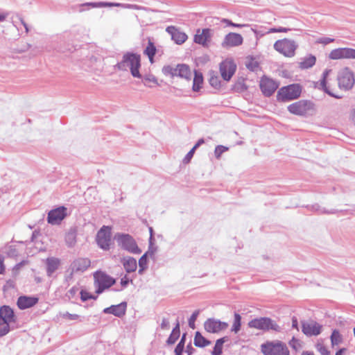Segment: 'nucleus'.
<instances>
[{
	"instance_id": "f257e3e1",
	"label": "nucleus",
	"mask_w": 355,
	"mask_h": 355,
	"mask_svg": "<svg viewBox=\"0 0 355 355\" xmlns=\"http://www.w3.org/2000/svg\"><path fill=\"white\" fill-rule=\"evenodd\" d=\"M114 67L120 71H130L134 78H141L139 73L141 67V56L137 53L127 52Z\"/></svg>"
},
{
	"instance_id": "f03ea898",
	"label": "nucleus",
	"mask_w": 355,
	"mask_h": 355,
	"mask_svg": "<svg viewBox=\"0 0 355 355\" xmlns=\"http://www.w3.org/2000/svg\"><path fill=\"white\" fill-rule=\"evenodd\" d=\"M264 355H290L286 345L279 340L268 341L261 345Z\"/></svg>"
},
{
	"instance_id": "7ed1b4c3",
	"label": "nucleus",
	"mask_w": 355,
	"mask_h": 355,
	"mask_svg": "<svg viewBox=\"0 0 355 355\" xmlns=\"http://www.w3.org/2000/svg\"><path fill=\"white\" fill-rule=\"evenodd\" d=\"M288 110L295 115H312L315 112V105L311 101L300 100L288 105Z\"/></svg>"
},
{
	"instance_id": "20e7f679",
	"label": "nucleus",
	"mask_w": 355,
	"mask_h": 355,
	"mask_svg": "<svg viewBox=\"0 0 355 355\" xmlns=\"http://www.w3.org/2000/svg\"><path fill=\"white\" fill-rule=\"evenodd\" d=\"M114 239L122 249L135 254H139L141 252L135 240L130 234H117Z\"/></svg>"
},
{
	"instance_id": "39448f33",
	"label": "nucleus",
	"mask_w": 355,
	"mask_h": 355,
	"mask_svg": "<svg viewBox=\"0 0 355 355\" xmlns=\"http://www.w3.org/2000/svg\"><path fill=\"white\" fill-rule=\"evenodd\" d=\"M302 87L299 84H292L282 87L277 92V98L279 101L286 102L300 97Z\"/></svg>"
},
{
	"instance_id": "423d86ee",
	"label": "nucleus",
	"mask_w": 355,
	"mask_h": 355,
	"mask_svg": "<svg viewBox=\"0 0 355 355\" xmlns=\"http://www.w3.org/2000/svg\"><path fill=\"white\" fill-rule=\"evenodd\" d=\"M248 326L250 328H254L263 331L273 330L277 332L281 331V327L277 324V322L267 317L254 318L248 322Z\"/></svg>"
},
{
	"instance_id": "0eeeda50",
	"label": "nucleus",
	"mask_w": 355,
	"mask_h": 355,
	"mask_svg": "<svg viewBox=\"0 0 355 355\" xmlns=\"http://www.w3.org/2000/svg\"><path fill=\"white\" fill-rule=\"evenodd\" d=\"M297 44L294 40L289 39L279 40L274 44V49L288 58H292L295 55Z\"/></svg>"
},
{
	"instance_id": "6e6552de",
	"label": "nucleus",
	"mask_w": 355,
	"mask_h": 355,
	"mask_svg": "<svg viewBox=\"0 0 355 355\" xmlns=\"http://www.w3.org/2000/svg\"><path fill=\"white\" fill-rule=\"evenodd\" d=\"M94 285L97 294L102 293L105 289L115 284V279L102 271H97L94 274Z\"/></svg>"
},
{
	"instance_id": "1a4fd4ad",
	"label": "nucleus",
	"mask_w": 355,
	"mask_h": 355,
	"mask_svg": "<svg viewBox=\"0 0 355 355\" xmlns=\"http://www.w3.org/2000/svg\"><path fill=\"white\" fill-rule=\"evenodd\" d=\"M337 80L339 87L344 90L352 89L355 83L354 73L348 67H345L339 71Z\"/></svg>"
},
{
	"instance_id": "9d476101",
	"label": "nucleus",
	"mask_w": 355,
	"mask_h": 355,
	"mask_svg": "<svg viewBox=\"0 0 355 355\" xmlns=\"http://www.w3.org/2000/svg\"><path fill=\"white\" fill-rule=\"evenodd\" d=\"M213 36V30L210 28H198L194 35L193 42L203 47H208Z\"/></svg>"
},
{
	"instance_id": "9b49d317",
	"label": "nucleus",
	"mask_w": 355,
	"mask_h": 355,
	"mask_svg": "<svg viewBox=\"0 0 355 355\" xmlns=\"http://www.w3.org/2000/svg\"><path fill=\"white\" fill-rule=\"evenodd\" d=\"M96 242L99 248L107 250L110 249L111 242V229L108 226H103L96 235Z\"/></svg>"
},
{
	"instance_id": "f8f14e48",
	"label": "nucleus",
	"mask_w": 355,
	"mask_h": 355,
	"mask_svg": "<svg viewBox=\"0 0 355 355\" xmlns=\"http://www.w3.org/2000/svg\"><path fill=\"white\" fill-rule=\"evenodd\" d=\"M331 60L355 59V49L352 48H338L332 50L329 54Z\"/></svg>"
},
{
	"instance_id": "ddd939ff",
	"label": "nucleus",
	"mask_w": 355,
	"mask_h": 355,
	"mask_svg": "<svg viewBox=\"0 0 355 355\" xmlns=\"http://www.w3.org/2000/svg\"><path fill=\"white\" fill-rule=\"evenodd\" d=\"M236 69V65L232 60L227 59L223 61L220 64V72L222 78L229 81L232 76L234 74Z\"/></svg>"
},
{
	"instance_id": "4468645a",
	"label": "nucleus",
	"mask_w": 355,
	"mask_h": 355,
	"mask_svg": "<svg viewBox=\"0 0 355 355\" xmlns=\"http://www.w3.org/2000/svg\"><path fill=\"white\" fill-rule=\"evenodd\" d=\"M82 6H91L92 8H102V7H121L123 8L133 9V10H143V7L136 4H124L121 3H110V2H89L83 4Z\"/></svg>"
},
{
	"instance_id": "2eb2a0df",
	"label": "nucleus",
	"mask_w": 355,
	"mask_h": 355,
	"mask_svg": "<svg viewBox=\"0 0 355 355\" xmlns=\"http://www.w3.org/2000/svg\"><path fill=\"white\" fill-rule=\"evenodd\" d=\"M322 326L315 321H302V331L307 336H318L322 331Z\"/></svg>"
},
{
	"instance_id": "dca6fc26",
	"label": "nucleus",
	"mask_w": 355,
	"mask_h": 355,
	"mask_svg": "<svg viewBox=\"0 0 355 355\" xmlns=\"http://www.w3.org/2000/svg\"><path fill=\"white\" fill-rule=\"evenodd\" d=\"M228 327V324L225 322H221L219 320L214 318H209L204 323L205 329L212 334H216L221 330L225 329Z\"/></svg>"
},
{
	"instance_id": "f3484780",
	"label": "nucleus",
	"mask_w": 355,
	"mask_h": 355,
	"mask_svg": "<svg viewBox=\"0 0 355 355\" xmlns=\"http://www.w3.org/2000/svg\"><path fill=\"white\" fill-rule=\"evenodd\" d=\"M67 216V208L62 206L51 210L47 216V221L52 225L59 224Z\"/></svg>"
},
{
	"instance_id": "a211bd4d",
	"label": "nucleus",
	"mask_w": 355,
	"mask_h": 355,
	"mask_svg": "<svg viewBox=\"0 0 355 355\" xmlns=\"http://www.w3.org/2000/svg\"><path fill=\"white\" fill-rule=\"evenodd\" d=\"M279 84L269 78H263L260 82V88L266 96H270L278 88Z\"/></svg>"
},
{
	"instance_id": "6ab92c4d",
	"label": "nucleus",
	"mask_w": 355,
	"mask_h": 355,
	"mask_svg": "<svg viewBox=\"0 0 355 355\" xmlns=\"http://www.w3.org/2000/svg\"><path fill=\"white\" fill-rule=\"evenodd\" d=\"M243 41L241 35L235 33L227 34L221 44L223 48L238 46L242 44Z\"/></svg>"
},
{
	"instance_id": "aec40b11",
	"label": "nucleus",
	"mask_w": 355,
	"mask_h": 355,
	"mask_svg": "<svg viewBox=\"0 0 355 355\" xmlns=\"http://www.w3.org/2000/svg\"><path fill=\"white\" fill-rule=\"evenodd\" d=\"M91 261L87 258H78L75 259L71 264L72 272L82 273L88 269Z\"/></svg>"
},
{
	"instance_id": "412c9836",
	"label": "nucleus",
	"mask_w": 355,
	"mask_h": 355,
	"mask_svg": "<svg viewBox=\"0 0 355 355\" xmlns=\"http://www.w3.org/2000/svg\"><path fill=\"white\" fill-rule=\"evenodd\" d=\"M38 300L39 299L34 296L22 295L18 297L17 305L19 309L24 310L34 306Z\"/></svg>"
},
{
	"instance_id": "4be33fe9",
	"label": "nucleus",
	"mask_w": 355,
	"mask_h": 355,
	"mask_svg": "<svg viewBox=\"0 0 355 355\" xmlns=\"http://www.w3.org/2000/svg\"><path fill=\"white\" fill-rule=\"evenodd\" d=\"M127 303L123 302L116 305H112L103 309V313L106 314H112L114 316L121 318L125 314Z\"/></svg>"
},
{
	"instance_id": "5701e85b",
	"label": "nucleus",
	"mask_w": 355,
	"mask_h": 355,
	"mask_svg": "<svg viewBox=\"0 0 355 355\" xmlns=\"http://www.w3.org/2000/svg\"><path fill=\"white\" fill-rule=\"evenodd\" d=\"M0 319H4L3 320L11 323H15L17 321L13 309L7 305L0 306Z\"/></svg>"
},
{
	"instance_id": "b1692460",
	"label": "nucleus",
	"mask_w": 355,
	"mask_h": 355,
	"mask_svg": "<svg viewBox=\"0 0 355 355\" xmlns=\"http://www.w3.org/2000/svg\"><path fill=\"white\" fill-rule=\"evenodd\" d=\"M166 31L171 35L172 40L178 44L184 43L187 39L185 33L178 31L173 26L168 27Z\"/></svg>"
},
{
	"instance_id": "393cba45",
	"label": "nucleus",
	"mask_w": 355,
	"mask_h": 355,
	"mask_svg": "<svg viewBox=\"0 0 355 355\" xmlns=\"http://www.w3.org/2000/svg\"><path fill=\"white\" fill-rule=\"evenodd\" d=\"M176 76L189 80L192 78V72L189 67L185 64H179L176 66Z\"/></svg>"
},
{
	"instance_id": "a878e982",
	"label": "nucleus",
	"mask_w": 355,
	"mask_h": 355,
	"mask_svg": "<svg viewBox=\"0 0 355 355\" xmlns=\"http://www.w3.org/2000/svg\"><path fill=\"white\" fill-rule=\"evenodd\" d=\"M60 263V260L57 258L49 257L46 259V274L49 277H51L52 275L58 269Z\"/></svg>"
},
{
	"instance_id": "bb28decb",
	"label": "nucleus",
	"mask_w": 355,
	"mask_h": 355,
	"mask_svg": "<svg viewBox=\"0 0 355 355\" xmlns=\"http://www.w3.org/2000/svg\"><path fill=\"white\" fill-rule=\"evenodd\" d=\"M123 266L125 271L128 273L135 272L137 267V261L131 257H125L123 259Z\"/></svg>"
},
{
	"instance_id": "cd10ccee",
	"label": "nucleus",
	"mask_w": 355,
	"mask_h": 355,
	"mask_svg": "<svg viewBox=\"0 0 355 355\" xmlns=\"http://www.w3.org/2000/svg\"><path fill=\"white\" fill-rule=\"evenodd\" d=\"M193 343L198 347H205L211 344V341L205 338L199 331L196 332Z\"/></svg>"
},
{
	"instance_id": "c85d7f7f",
	"label": "nucleus",
	"mask_w": 355,
	"mask_h": 355,
	"mask_svg": "<svg viewBox=\"0 0 355 355\" xmlns=\"http://www.w3.org/2000/svg\"><path fill=\"white\" fill-rule=\"evenodd\" d=\"M0 319V337H2L15 329L13 323Z\"/></svg>"
},
{
	"instance_id": "c756f323",
	"label": "nucleus",
	"mask_w": 355,
	"mask_h": 355,
	"mask_svg": "<svg viewBox=\"0 0 355 355\" xmlns=\"http://www.w3.org/2000/svg\"><path fill=\"white\" fill-rule=\"evenodd\" d=\"M202 83L203 77L202 73L195 71L192 87L193 91L198 92L202 87Z\"/></svg>"
},
{
	"instance_id": "7c9ffc66",
	"label": "nucleus",
	"mask_w": 355,
	"mask_h": 355,
	"mask_svg": "<svg viewBox=\"0 0 355 355\" xmlns=\"http://www.w3.org/2000/svg\"><path fill=\"white\" fill-rule=\"evenodd\" d=\"M331 71V69H326L323 73H322V78L320 80V87L321 88L327 93L328 94L329 96H334L336 98H340V96H336L334 94H333L332 92H331L329 91V89H328V87H327L326 85V78L328 76L329 73Z\"/></svg>"
},
{
	"instance_id": "2f4dec72",
	"label": "nucleus",
	"mask_w": 355,
	"mask_h": 355,
	"mask_svg": "<svg viewBox=\"0 0 355 355\" xmlns=\"http://www.w3.org/2000/svg\"><path fill=\"white\" fill-rule=\"evenodd\" d=\"M316 58L314 55H310L304 58L302 62H300V67L302 69H309L315 64Z\"/></svg>"
},
{
	"instance_id": "473e14b6",
	"label": "nucleus",
	"mask_w": 355,
	"mask_h": 355,
	"mask_svg": "<svg viewBox=\"0 0 355 355\" xmlns=\"http://www.w3.org/2000/svg\"><path fill=\"white\" fill-rule=\"evenodd\" d=\"M226 338L223 337L216 340L214 349L211 352L212 355H221L223 345L225 342Z\"/></svg>"
},
{
	"instance_id": "72a5a7b5",
	"label": "nucleus",
	"mask_w": 355,
	"mask_h": 355,
	"mask_svg": "<svg viewBox=\"0 0 355 355\" xmlns=\"http://www.w3.org/2000/svg\"><path fill=\"white\" fill-rule=\"evenodd\" d=\"M144 53L148 55L149 60L152 62L153 57L156 53V48L154 44L150 40H149L148 46H146L144 51Z\"/></svg>"
},
{
	"instance_id": "f704fd0d",
	"label": "nucleus",
	"mask_w": 355,
	"mask_h": 355,
	"mask_svg": "<svg viewBox=\"0 0 355 355\" xmlns=\"http://www.w3.org/2000/svg\"><path fill=\"white\" fill-rule=\"evenodd\" d=\"M248 89L247 86L244 83L243 79L238 80L232 87V89L235 92L241 93L246 91Z\"/></svg>"
},
{
	"instance_id": "c9c22d12",
	"label": "nucleus",
	"mask_w": 355,
	"mask_h": 355,
	"mask_svg": "<svg viewBox=\"0 0 355 355\" xmlns=\"http://www.w3.org/2000/svg\"><path fill=\"white\" fill-rule=\"evenodd\" d=\"M343 341L342 336L337 329L333 330L331 335V342L332 345H338Z\"/></svg>"
},
{
	"instance_id": "e433bc0d",
	"label": "nucleus",
	"mask_w": 355,
	"mask_h": 355,
	"mask_svg": "<svg viewBox=\"0 0 355 355\" xmlns=\"http://www.w3.org/2000/svg\"><path fill=\"white\" fill-rule=\"evenodd\" d=\"M241 317L239 313H234V323L232 327V331H234L235 334L238 333L241 329Z\"/></svg>"
},
{
	"instance_id": "4c0bfd02",
	"label": "nucleus",
	"mask_w": 355,
	"mask_h": 355,
	"mask_svg": "<svg viewBox=\"0 0 355 355\" xmlns=\"http://www.w3.org/2000/svg\"><path fill=\"white\" fill-rule=\"evenodd\" d=\"M147 257H148V253H145L139 259L138 264H139V274H141L142 272L147 268V264H148V259H147Z\"/></svg>"
},
{
	"instance_id": "58836bf2",
	"label": "nucleus",
	"mask_w": 355,
	"mask_h": 355,
	"mask_svg": "<svg viewBox=\"0 0 355 355\" xmlns=\"http://www.w3.org/2000/svg\"><path fill=\"white\" fill-rule=\"evenodd\" d=\"M65 241L68 246L72 247L75 245L76 241V233L73 231L69 232L65 236Z\"/></svg>"
},
{
	"instance_id": "ea45409f",
	"label": "nucleus",
	"mask_w": 355,
	"mask_h": 355,
	"mask_svg": "<svg viewBox=\"0 0 355 355\" xmlns=\"http://www.w3.org/2000/svg\"><path fill=\"white\" fill-rule=\"evenodd\" d=\"M162 73L165 76H170L171 77H174L176 76V67H173L171 65L164 66L162 68Z\"/></svg>"
},
{
	"instance_id": "a19ab883",
	"label": "nucleus",
	"mask_w": 355,
	"mask_h": 355,
	"mask_svg": "<svg viewBox=\"0 0 355 355\" xmlns=\"http://www.w3.org/2000/svg\"><path fill=\"white\" fill-rule=\"evenodd\" d=\"M312 210L319 211L320 214H334L338 212V210L336 209L327 210L325 208H320V207L318 204H315L312 206Z\"/></svg>"
},
{
	"instance_id": "79ce46f5",
	"label": "nucleus",
	"mask_w": 355,
	"mask_h": 355,
	"mask_svg": "<svg viewBox=\"0 0 355 355\" xmlns=\"http://www.w3.org/2000/svg\"><path fill=\"white\" fill-rule=\"evenodd\" d=\"M60 316L62 318H64V319H66L68 320H78L80 318V315H78V314H71V313H69V312L60 313Z\"/></svg>"
},
{
	"instance_id": "37998d69",
	"label": "nucleus",
	"mask_w": 355,
	"mask_h": 355,
	"mask_svg": "<svg viewBox=\"0 0 355 355\" xmlns=\"http://www.w3.org/2000/svg\"><path fill=\"white\" fill-rule=\"evenodd\" d=\"M228 148L222 145H218L215 148L214 155L217 159H219L221 155L227 151Z\"/></svg>"
},
{
	"instance_id": "c03bdc74",
	"label": "nucleus",
	"mask_w": 355,
	"mask_h": 355,
	"mask_svg": "<svg viewBox=\"0 0 355 355\" xmlns=\"http://www.w3.org/2000/svg\"><path fill=\"white\" fill-rule=\"evenodd\" d=\"M200 313V310H196L195 311L192 315H191V317L189 318V326L191 328V329H195V322L196 320H197V318L198 316Z\"/></svg>"
},
{
	"instance_id": "a18cd8bd",
	"label": "nucleus",
	"mask_w": 355,
	"mask_h": 355,
	"mask_svg": "<svg viewBox=\"0 0 355 355\" xmlns=\"http://www.w3.org/2000/svg\"><path fill=\"white\" fill-rule=\"evenodd\" d=\"M80 299L82 301L85 302L89 299L96 300V297L92 295V294H90L89 293H88L86 291L82 290L80 291Z\"/></svg>"
},
{
	"instance_id": "49530a36",
	"label": "nucleus",
	"mask_w": 355,
	"mask_h": 355,
	"mask_svg": "<svg viewBox=\"0 0 355 355\" xmlns=\"http://www.w3.org/2000/svg\"><path fill=\"white\" fill-rule=\"evenodd\" d=\"M315 347L317 350L320 353L321 355H329V350L322 344L318 343Z\"/></svg>"
},
{
	"instance_id": "de8ad7c7",
	"label": "nucleus",
	"mask_w": 355,
	"mask_h": 355,
	"mask_svg": "<svg viewBox=\"0 0 355 355\" xmlns=\"http://www.w3.org/2000/svg\"><path fill=\"white\" fill-rule=\"evenodd\" d=\"M290 346L295 350H297L301 348V344L299 340L293 338L289 342Z\"/></svg>"
},
{
	"instance_id": "09e8293b",
	"label": "nucleus",
	"mask_w": 355,
	"mask_h": 355,
	"mask_svg": "<svg viewBox=\"0 0 355 355\" xmlns=\"http://www.w3.org/2000/svg\"><path fill=\"white\" fill-rule=\"evenodd\" d=\"M209 83L212 87H214L215 88H217V87H220V82L217 76H214L210 77Z\"/></svg>"
},
{
	"instance_id": "8fccbe9b",
	"label": "nucleus",
	"mask_w": 355,
	"mask_h": 355,
	"mask_svg": "<svg viewBox=\"0 0 355 355\" xmlns=\"http://www.w3.org/2000/svg\"><path fill=\"white\" fill-rule=\"evenodd\" d=\"M180 336H178V334H173L171 333L169 336V337L168 338L167 340H166V343L168 345H173L174 344L177 340L178 339Z\"/></svg>"
},
{
	"instance_id": "3c124183",
	"label": "nucleus",
	"mask_w": 355,
	"mask_h": 355,
	"mask_svg": "<svg viewBox=\"0 0 355 355\" xmlns=\"http://www.w3.org/2000/svg\"><path fill=\"white\" fill-rule=\"evenodd\" d=\"M334 41V38L324 37H320V38L318 39L317 43L327 45L331 42H333Z\"/></svg>"
},
{
	"instance_id": "603ef678",
	"label": "nucleus",
	"mask_w": 355,
	"mask_h": 355,
	"mask_svg": "<svg viewBox=\"0 0 355 355\" xmlns=\"http://www.w3.org/2000/svg\"><path fill=\"white\" fill-rule=\"evenodd\" d=\"M222 21L223 23H225L227 24V26H233V27L241 28V27H243V26H246L245 24L233 23L232 21H231L230 20L227 19H223Z\"/></svg>"
},
{
	"instance_id": "864d4df0",
	"label": "nucleus",
	"mask_w": 355,
	"mask_h": 355,
	"mask_svg": "<svg viewBox=\"0 0 355 355\" xmlns=\"http://www.w3.org/2000/svg\"><path fill=\"white\" fill-rule=\"evenodd\" d=\"M194 153V149L191 148L183 159V162L184 164L189 163L191 161V158L193 157Z\"/></svg>"
},
{
	"instance_id": "5fc2aeb1",
	"label": "nucleus",
	"mask_w": 355,
	"mask_h": 355,
	"mask_svg": "<svg viewBox=\"0 0 355 355\" xmlns=\"http://www.w3.org/2000/svg\"><path fill=\"white\" fill-rule=\"evenodd\" d=\"M291 30V28L279 27V28H272L269 30V33H282V32H287Z\"/></svg>"
},
{
	"instance_id": "6e6d98bb",
	"label": "nucleus",
	"mask_w": 355,
	"mask_h": 355,
	"mask_svg": "<svg viewBox=\"0 0 355 355\" xmlns=\"http://www.w3.org/2000/svg\"><path fill=\"white\" fill-rule=\"evenodd\" d=\"M184 347L182 346V345H177L176 347L175 348V355H182V352L184 351Z\"/></svg>"
},
{
	"instance_id": "4d7b16f0",
	"label": "nucleus",
	"mask_w": 355,
	"mask_h": 355,
	"mask_svg": "<svg viewBox=\"0 0 355 355\" xmlns=\"http://www.w3.org/2000/svg\"><path fill=\"white\" fill-rule=\"evenodd\" d=\"M78 288H76V287H72L67 293V296L69 297H73L76 293L78 292Z\"/></svg>"
},
{
	"instance_id": "13d9d810",
	"label": "nucleus",
	"mask_w": 355,
	"mask_h": 355,
	"mask_svg": "<svg viewBox=\"0 0 355 355\" xmlns=\"http://www.w3.org/2000/svg\"><path fill=\"white\" fill-rule=\"evenodd\" d=\"M248 69L254 71L258 67V63L257 62H251L246 64Z\"/></svg>"
},
{
	"instance_id": "bf43d9fd",
	"label": "nucleus",
	"mask_w": 355,
	"mask_h": 355,
	"mask_svg": "<svg viewBox=\"0 0 355 355\" xmlns=\"http://www.w3.org/2000/svg\"><path fill=\"white\" fill-rule=\"evenodd\" d=\"M161 328L162 329H168L169 328V322L166 318H163L161 323Z\"/></svg>"
},
{
	"instance_id": "052dcab7",
	"label": "nucleus",
	"mask_w": 355,
	"mask_h": 355,
	"mask_svg": "<svg viewBox=\"0 0 355 355\" xmlns=\"http://www.w3.org/2000/svg\"><path fill=\"white\" fill-rule=\"evenodd\" d=\"M130 279L129 278L125 275L121 279V284L122 287L125 288L128 286L129 284Z\"/></svg>"
},
{
	"instance_id": "680f3d73",
	"label": "nucleus",
	"mask_w": 355,
	"mask_h": 355,
	"mask_svg": "<svg viewBox=\"0 0 355 355\" xmlns=\"http://www.w3.org/2000/svg\"><path fill=\"white\" fill-rule=\"evenodd\" d=\"M157 250L156 247H153V245L149 246L148 250L146 252L148 253V256L153 257Z\"/></svg>"
},
{
	"instance_id": "e2e57ef3",
	"label": "nucleus",
	"mask_w": 355,
	"mask_h": 355,
	"mask_svg": "<svg viewBox=\"0 0 355 355\" xmlns=\"http://www.w3.org/2000/svg\"><path fill=\"white\" fill-rule=\"evenodd\" d=\"M196 351V349L193 348L192 346H191V344L189 343L187 346V348H186V352L187 353L188 355H191L194 353V352Z\"/></svg>"
},
{
	"instance_id": "0e129e2a",
	"label": "nucleus",
	"mask_w": 355,
	"mask_h": 355,
	"mask_svg": "<svg viewBox=\"0 0 355 355\" xmlns=\"http://www.w3.org/2000/svg\"><path fill=\"white\" fill-rule=\"evenodd\" d=\"M173 334H177L178 336H180V323L179 321L177 320V322L175 324V327L173 329L172 332Z\"/></svg>"
},
{
	"instance_id": "69168bd1",
	"label": "nucleus",
	"mask_w": 355,
	"mask_h": 355,
	"mask_svg": "<svg viewBox=\"0 0 355 355\" xmlns=\"http://www.w3.org/2000/svg\"><path fill=\"white\" fill-rule=\"evenodd\" d=\"M144 78L145 80H147L148 82L157 83L155 77L153 75L146 76Z\"/></svg>"
},
{
	"instance_id": "338daca9",
	"label": "nucleus",
	"mask_w": 355,
	"mask_h": 355,
	"mask_svg": "<svg viewBox=\"0 0 355 355\" xmlns=\"http://www.w3.org/2000/svg\"><path fill=\"white\" fill-rule=\"evenodd\" d=\"M5 271V266L3 263V258L0 257V274H3Z\"/></svg>"
},
{
	"instance_id": "774afa93",
	"label": "nucleus",
	"mask_w": 355,
	"mask_h": 355,
	"mask_svg": "<svg viewBox=\"0 0 355 355\" xmlns=\"http://www.w3.org/2000/svg\"><path fill=\"white\" fill-rule=\"evenodd\" d=\"M292 327L295 329H298V322L297 319L295 317L292 318Z\"/></svg>"
}]
</instances>
